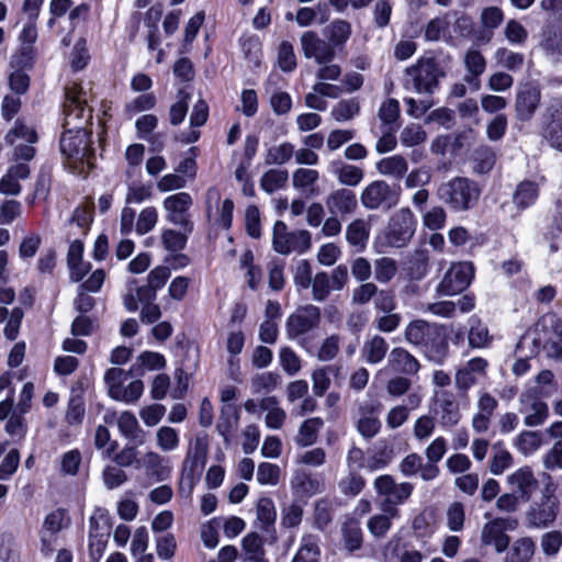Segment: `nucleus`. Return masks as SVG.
Wrapping results in <instances>:
<instances>
[{
	"mask_svg": "<svg viewBox=\"0 0 562 562\" xmlns=\"http://www.w3.org/2000/svg\"><path fill=\"white\" fill-rule=\"evenodd\" d=\"M496 61L510 71L520 70L524 66L525 56L521 53L509 50L505 47H499L495 52Z\"/></svg>",
	"mask_w": 562,
	"mask_h": 562,
	"instance_id": "51",
	"label": "nucleus"
},
{
	"mask_svg": "<svg viewBox=\"0 0 562 562\" xmlns=\"http://www.w3.org/2000/svg\"><path fill=\"white\" fill-rule=\"evenodd\" d=\"M369 235L370 228L361 218L352 221L346 228V239L350 246L356 248V251L364 250Z\"/></svg>",
	"mask_w": 562,
	"mask_h": 562,
	"instance_id": "33",
	"label": "nucleus"
},
{
	"mask_svg": "<svg viewBox=\"0 0 562 562\" xmlns=\"http://www.w3.org/2000/svg\"><path fill=\"white\" fill-rule=\"evenodd\" d=\"M507 482L513 492L520 496L524 502H528L530 499L532 492L538 486V481L528 467L520 468L508 475Z\"/></svg>",
	"mask_w": 562,
	"mask_h": 562,
	"instance_id": "25",
	"label": "nucleus"
},
{
	"mask_svg": "<svg viewBox=\"0 0 562 562\" xmlns=\"http://www.w3.org/2000/svg\"><path fill=\"white\" fill-rule=\"evenodd\" d=\"M128 378H133L131 375V369L128 371L121 368H111L106 370L104 374V382L109 387V394L111 397L117 394V391Z\"/></svg>",
	"mask_w": 562,
	"mask_h": 562,
	"instance_id": "61",
	"label": "nucleus"
},
{
	"mask_svg": "<svg viewBox=\"0 0 562 562\" xmlns=\"http://www.w3.org/2000/svg\"><path fill=\"white\" fill-rule=\"evenodd\" d=\"M192 205V198L187 192H179L164 200V207L168 212L167 221L182 227L186 233H192L193 223L189 218L188 210Z\"/></svg>",
	"mask_w": 562,
	"mask_h": 562,
	"instance_id": "12",
	"label": "nucleus"
},
{
	"mask_svg": "<svg viewBox=\"0 0 562 562\" xmlns=\"http://www.w3.org/2000/svg\"><path fill=\"white\" fill-rule=\"evenodd\" d=\"M408 165L404 157L394 155L383 158L376 162V170L384 176L401 180L407 172Z\"/></svg>",
	"mask_w": 562,
	"mask_h": 562,
	"instance_id": "36",
	"label": "nucleus"
},
{
	"mask_svg": "<svg viewBox=\"0 0 562 562\" xmlns=\"http://www.w3.org/2000/svg\"><path fill=\"white\" fill-rule=\"evenodd\" d=\"M400 192V186L391 187L383 180H375L363 189L360 199L368 210H390L397 205Z\"/></svg>",
	"mask_w": 562,
	"mask_h": 562,
	"instance_id": "7",
	"label": "nucleus"
},
{
	"mask_svg": "<svg viewBox=\"0 0 562 562\" xmlns=\"http://www.w3.org/2000/svg\"><path fill=\"white\" fill-rule=\"evenodd\" d=\"M321 548L315 536L307 535L301 540L300 548L291 562H319Z\"/></svg>",
	"mask_w": 562,
	"mask_h": 562,
	"instance_id": "38",
	"label": "nucleus"
},
{
	"mask_svg": "<svg viewBox=\"0 0 562 562\" xmlns=\"http://www.w3.org/2000/svg\"><path fill=\"white\" fill-rule=\"evenodd\" d=\"M64 133L59 140L61 154L75 161H83L90 153V132L86 128L91 124L92 113L87 105V93L79 82H70L65 87Z\"/></svg>",
	"mask_w": 562,
	"mask_h": 562,
	"instance_id": "1",
	"label": "nucleus"
},
{
	"mask_svg": "<svg viewBox=\"0 0 562 562\" xmlns=\"http://www.w3.org/2000/svg\"><path fill=\"white\" fill-rule=\"evenodd\" d=\"M321 323V308L313 304L299 307L292 313L285 323L286 335L290 339H296L314 330Z\"/></svg>",
	"mask_w": 562,
	"mask_h": 562,
	"instance_id": "10",
	"label": "nucleus"
},
{
	"mask_svg": "<svg viewBox=\"0 0 562 562\" xmlns=\"http://www.w3.org/2000/svg\"><path fill=\"white\" fill-rule=\"evenodd\" d=\"M177 102H175L169 110V121L172 125L177 126L184 121L189 109V100L191 94L186 89H180L177 94Z\"/></svg>",
	"mask_w": 562,
	"mask_h": 562,
	"instance_id": "48",
	"label": "nucleus"
},
{
	"mask_svg": "<svg viewBox=\"0 0 562 562\" xmlns=\"http://www.w3.org/2000/svg\"><path fill=\"white\" fill-rule=\"evenodd\" d=\"M474 269L470 262H459L450 267L437 286L440 295L452 296L464 291L471 283Z\"/></svg>",
	"mask_w": 562,
	"mask_h": 562,
	"instance_id": "11",
	"label": "nucleus"
},
{
	"mask_svg": "<svg viewBox=\"0 0 562 562\" xmlns=\"http://www.w3.org/2000/svg\"><path fill=\"white\" fill-rule=\"evenodd\" d=\"M16 139H24L29 144H35L38 140L37 133L33 126H29L18 119L14 126L7 133L4 140L9 145H14Z\"/></svg>",
	"mask_w": 562,
	"mask_h": 562,
	"instance_id": "45",
	"label": "nucleus"
},
{
	"mask_svg": "<svg viewBox=\"0 0 562 562\" xmlns=\"http://www.w3.org/2000/svg\"><path fill=\"white\" fill-rule=\"evenodd\" d=\"M277 518V512L273 501L269 497H261L257 504V519L261 522L265 531L269 530Z\"/></svg>",
	"mask_w": 562,
	"mask_h": 562,
	"instance_id": "53",
	"label": "nucleus"
},
{
	"mask_svg": "<svg viewBox=\"0 0 562 562\" xmlns=\"http://www.w3.org/2000/svg\"><path fill=\"white\" fill-rule=\"evenodd\" d=\"M360 112L359 102L352 98L339 101L333 106L330 115L337 122H345L353 119Z\"/></svg>",
	"mask_w": 562,
	"mask_h": 562,
	"instance_id": "47",
	"label": "nucleus"
},
{
	"mask_svg": "<svg viewBox=\"0 0 562 562\" xmlns=\"http://www.w3.org/2000/svg\"><path fill=\"white\" fill-rule=\"evenodd\" d=\"M373 487L378 495L384 497L380 504V509L391 516H400L397 506L404 504L414 491L412 483H396L390 474L378 476L373 482Z\"/></svg>",
	"mask_w": 562,
	"mask_h": 562,
	"instance_id": "5",
	"label": "nucleus"
},
{
	"mask_svg": "<svg viewBox=\"0 0 562 562\" xmlns=\"http://www.w3.org/2000/svg\"><path fill=\"white\" fill-rule=\"evenodd\" d=\"M405 338L435 364H445L450 356V330L447 325L417 319L407 325Z\"/></svg>",
	"mask_w": 562,
	"mask_h": 562,
	"instance_id": "2",
	"label": "nucleus"
},
{
	"mask_svg": "<svg viewBox=\"0 0 562 562\" xmlns=\"http://www.w3.org/2000/svg\"><path fill=\"white\" fill-rule=\"evenodd\" d=\"M389 363L393 370L405 373L415 374L419 370L418 360L404 348H394L389 357Z\"/></svg>",
	"mask_w": 562,
	"mask_h": 562,
	"instance_id": "31",
	"label": "nucleus"
},
{
	"mask_svg": "<svg viewBox=\"0 0 562 562\" xmlns=\"http://www.w3.org/2000/svg\"><path fill=\"white\" fill-rule=\"evenodd\" d=\"M294 155V146L291 143H282L271 146L266 154V165H283L286 164Z\"/></svg>",
	"mask_w": 562,
	"mask_h": 562,
	"instance_id": "49",
	"label": "nucleus"
},
{
	"mask_svg": "<svg viewBox=\"0 0 562 562\" xmlns=\"http://www.w3.org/2000/svg\"><path fill=\"white\" fill-rule=\"evenodd\" d=\"M324 422L319 417L310 418L300 426L296 443L302 447L312 446L317 440V432Z\"/></svg>",
	"mask_w": 562,
	"mask_h": 562,
	"instance_id": "44",
	"label": "nucleus"
},
{
	"mask_svg": "<svg viewBox=\"0 0 562 562\" xmlns=\"http://www.w3.org/2000/svg\"><path fill=\"white\" fill-rule=\"evenodd\" d=\"M393 446L386 439H380L375 443L374 454L371 461V468L383 469L393 460Z\"/></svg>",
	"mask_w": 562,
	"mask_h": 562,
	"instance_id": "52",
	"label": "nucleus"
},
{
	"mask_svg": "<svg viewBox=\"0 0 562 562\" xmlns=\"http://www.w3.org/2000/svg\"><path fill=\"white\" fill-rule=\"evenodd\" d=\"M329 171L335 175L341 184L356 187L363 179V171L361 168L345 164L340 160L333 161Z\"/></svg>",
	"mask_w": 562,
	"mask_h": 562,
	"instance_id": "32",
	"label": "nucleus"
},
{
	"mask_svg": "<svg viewBox=\"0 0 562 562\" xmlns=\"http://www.w3.org/2000/svg\"><path fill=\"white\" fill-rule=\"evenodd\" d=\"M382 404L379 402H370L359 406V418L357 422V430L366 440L375 437L381 429V420L379 415Z\"/></svg>",
	"mask_w": 562,
	"mask_h": 562,
	"instance_id": "17",
	"label": "nucleus"
},
{
	"mask_svg": "<svg viewBox=\"0 0 562 562\" xmlns=\"http://www.w3.org/2000/svg\"><path fill=\"white\" fill-rule=\"evenodd\" d=\"M281 380L282 378L278 372L257 373L251 378V392L254 394L270 393L281 384Z\"/></svg>",
	"mask_w": 562,
	"mask_h": 562,
	"instance_id": "40",
	"label": "nucleus"
},
{
	"mask_svg": "<svg viewBox=\"0 0 562 562\" xmlns=\"http://www.w3.org/2000/svg\"><path fill=\"white\" fill-rule=\"evenodd\" d=\"M548 416V405L540 400H533L530 406V411L524 418V423L528 427H536L542 425L547 420Z\"/></svg>",
	"mask_w": 562,
	"mask_h": 562,
	"instance_id": "59",
	"label": "nucleus"
},
{
	"mask_svg": "<svg viewBox=\"0 0 562 562\" xmlns=\"http://www.w3.org/2000/svg\"><path fill=\"white\" fill-rule=\"evenodd\" d=\"M495 161L496 154L493 148L479 146L472 154V170L476 175H486L493 169Z\"/></svg>",
	"mask_w": 562,
	"mask_h": 562,
	"instance_id": "35",
	"label": "nucleus"
},
{
	"mask_svg": "<svg viewBox=\"0 0 562 562\" xmlns=\"http://www.w3.org/2000/svg\"><path fill=\"white\" fill-rule=\"evenodd\" d=\"M463 64L467 69L463 81L469 85L472 91H479L481 89L480 77L486 69L485 57L479 49L471 47L464 55Z\"/></svg>",
	"mask_w": 562,
	"mask_h": 562,
	"instance_id": "23",
	"label": "nucleus"
},
{
	"mask_svg": "<svg viewBox=\"0 0 562 562\" xmlns=\"http://www.w3.org/2000/svg\"><path fill=\"white\" fill-rule=\"evenodd\" d=\"M117 426L121 434L133 440L136 446L143 445L145 441L144 431L139 427L138 420L135 415L131 412H124L121 414L117 420Z\"/></svg>",
	"mask_w": 562,
	"mask_h": 562,
	"instance_id": "34",
	"label": "nucleus"
},
{
	"mask_svg": "<svg viewBox=\"0 0 562 562\" xmlns=\"http://www.w3.org/2000/svg\"><path fill=\"white\" fill-rule=\"evenodd\" d=\"M504 35L506 40L514 45H524L528 40V31L515 19L506 23Z\"/></svg>",
	"mask_w": 562,
	"mask_h": 562,
	"instance_id": "64",
	"label": "nucleus"
},
{
	"mask_svg": "<svg viewBox=\"0 0 562 562\" xmlns=\"http://www.w3.org/2000/svg\"><path fill=\"white\" fill-rule=\"evenodd\" d=\"M539 46L554 60L562 59V14L547 21L541 29Z\"/></svg>",
	"mask_w": 562,
	"mask_h": 562,
	"instance_id": "15",
	"label": "nucleus"
},
{
	"mask_svg": "<svg viewBox=\"0 0 562 562\" xmlns=\"http://www.w3.org/2000/svg\"><path fill=\"white\" fill-rule=\"evenodd\" d=\"M416 231V220L409 209H401L390 220L385 234L386 243L392 247H404Z\"/></svg>",
	"mask_w": 562,
	"mask_h": 562,
	"instance_id": "8",
	"label": "nucleus"
},
{
	"mask_svg": "<svg viewBox=\"0 0 562 562\" xmlns=\"http://www.w3.org/2000/svg\"><path fill=\"white\" fill-rule=\"evenodd\" d=\"M535 550L536 543L530 537L519 538L506 550L504 562H530Z\"/></svg>",
	"mask_w": 562,
	"mask_h": 562,
	"instance_id": "29",
	"label": "nucleus"
},
{
	"mask_svg": "<svg viewBox=\"0 0 562 562\" xmlns=\"http://www.w3.org/2000/svg\"><path fill=\"white\" fill-rule=\"evenodd\" d=\"M488 361L474 357L461 364L454 374V386L461 396H467L471 387L486 379Z\"/></svg>",
	"mask_w": 562,
	"mask_h": 562,
	"instance_id": "9",
	"label": "nucleus"
},
{
	"mask_svg": "<svg viewBox=\"0 0 562 562\" xmlns=\"http://www.w3.org/2000/svg\"><path fill=\"white\" fill-rule=\"evenodd\" d=\"M240 418V408L236 405H222L216 429L228 442L229 435L237 428Z\"/></svg>",
	"mask_w": 562,
	"mask_h": 562,
	"instance_id": "30",
	"label": "nucleus"
},
{
	"mask_svg": "<svg viewBox=\"0 0 562 562\" xmlns=\"http://www.w3.org/2000/svg\"><path fill=\"white\" fill-rule=\"evenodd\" d=\"M445 72L435 58H419L404 71L402 85L408 90L419 94H432L439 87V79Z\"/></svg>",
	"mask_w": 562,
	"mask_h": 562,
	"instance_id": "4",
	"label": "nucleus"
},
{
	"mask_svg": "<svg viewBox=\"0 0 562 562\" xmlns=\"http://www.w3.org/2000/svg\"><path fill=\"white\" fill-rule=\"evenodd\" d=\"M481 543L484 547H493L496 553L505 552L510 543L509 536L501 518L487 521L481 531Z\"/></svg>",
	"mask_w": 562,
	"mask_h": 562,
	"instance_id": "22",
	"label": "nucleus"
},
{
	"mask_svg": "<svg viewBox=\"0 0 562 562\" xmlns=\"http://www.w3.org/2000/svg\"><path fill=\"white\" fill-rule=\"evenodd\" d=\"M301 46L304 56L308 59L314 58L318 65L331 63L336 55L331 44L312 31L302 34Z\"/></svg>",
	"mask_w": 562,
	"mask_h": 562,
	"instance_id": "14",
	"label": "nucleus"
},
{
	"mask_svg": "<svg viewBox=\"0 0 562 562\" xmlns=\"http://www.w3.org/2000/svg\"><path fill=\"white\" fill-rule=\"evenodd\" d=\"M543 443V434L540 431H521L515 439L516 448L525 456L532 454Z\"/></svg>",
	"mask_w": 562,
	"mask_h": 562,
	"instance_id": "42",
	"label": "nucleus"
},
{
	"mask_svg": "<svg viewBox=\"0 0 562 562\" xmlns=\"http://www.w3.org/2000/svg\"><path fill=\"white\" fill-rule=\"evenodd\" d=\"M342 540L345 548L353 552L361 548L363 541V533L360 522L356 519L347 520L341 528Z\"/></svg>",
	"mask_w": 562,
	"mask_h": 562,
	"instance_id": "41",
	"label": "nucleus"
},
{
	"mask_svg": "<svg viewBox=\"0 0 562 562\" xmlns=\"http://www.w3.org/2000/svg\"><path fill=\"white\" fill-rule=\"evenodd\" d=\"M351 25L345 20H336L328 26V43L331 47H340L349 40Z\"/></svg>",
	"mask_w": 562,
	"mask_h": 562,
	"instance_id": "46",
	"label": "nucleus"
},
{
	"mask_svg": "<svg viewBox=\"0 0 562 562\" xmlns=\"http://www.w3.org/2000/svg\"><path fill=\"white\" fill-rule=\"evenodd\" d=\"M241 547L246 554V561L265 557L263 540L257 532L247 533L241 540Z\"/></svg>",
	"mask_w": 562,
	"mask_h": 562,
	"instance_id": "54",
	"label": "nucleus"
},
{
	"mask_svg": "<svg viewBox=\"0 0 562 562\" xmlns=\"http://www.w3.org/2000/svg\"><path fill=\"white\" fill-rule=\"evenodd\" d=\"M468 341L469 346L473 349L486 348L492 341V336L488 333V328L476 321L469 329Z\"/></svg>",
	"mask_w": 562,
	"mask_h": 562,
	"instance_id": "50",
	"label": "nucleus"
},
{
	"mask_svg": "<svg viewBox=\"0 0 562 562\" xmlns=\"http://www.w3.org/2000/svg\"><path fill=\"white\" fill-rule=\"evenodd\" d=\"M207 459V441L205 438L196 437L189 449L183 463V473L189 474V487L192 486L193 477H199L205 467Z\"/></svg>",
	"mask_w": 562,
	"mask_h": 562,
	"instance_id": "19",
	"label": "nucleus"
},
{
	"mask_svg": "<svg viewBox=\"0 0 562 562\" xmlns=\"http://www.w3.org/2000/svg\"><path fill=\"white\" fill-rule=\"evenodd\" d=\"M389 349L386 340L375 335L371 339L367 340L362 348V357L370 364H376L381 362Z\"/></svg>",
	"mask_w": 562,
	"mask_h": 562,
	"instance_id": "37",
	"label": "nucleus"
},
{
	"mask_svg": "<svg viewBox=\"0 0 562 562\" xmlns=\"http://www.w3.org/2000/svg\"><path fill=\"white\" fill-rule=\"evenodd\" d=\"M559 512V502L553 495H544L543 501L532 506L528 513V520L536 528L552 524Z\"/></svg>",
	"mask_w": 562,
	"mask_h": 562,
	"instance_id": "24",
	"label": "nucleus"
},
{
	"mask_svg": "<svg viewBox=\"0 0 562 562\" xmlns=\"http://www.w3.org/2000/svg\"><path fill=\"white\" fill-rule=\"evenodd\" d=\"M541 322L543 326L551 328L543 344V351L547 358L562 363V318L555 314H548Z\"/></svg>",
	"mask_w": 562,
	"mask_h": 562,
	"instance_id": "18",
	"label": "nucleus"
},
{
	"mask_svg": "<svg viewBox=\"0 0 562 562\" xmlns=\"http://www.w3.org/2000/svg\"><path fill=\"white\" fill-rule=\"evenodd\" d=\"M326 207L330 215L346 216L352 214L357 206L358 200L356 193L346 188L333 190L325 201Z\"/></svg>",
	"mask_w": 562,
	"mask_h": 562,
	"instance_id": "21",
	"label": "nucleus"
},
{
	"mask_svg": "<svg viewBox=\"0 0 562 562\" xmlns=\"http://www.w3.org/2000/svg\"><path fill=\"white\" fill-rule=\"evenodd\" d=\"M541 92L537 87L525 86L516 93L515 111L517 120L528 122L539 106Z\"/></svg>",
	"mask_w": 562,
	"mask_h": 562,
	"instance_id": "20",
	"label": "nucleus"
},
{
	"mask_svg": "<svg viewBox=\"0 0 562 562\" xmlns=\"http://www.w3.org/2000/svg\"><path fill=\"white\" fill-rule=\"evenodd\" d=\"M479 183L467 177H454L442 183L437 191L438 198L454 212L473 209L481 196Z\"/></svg>",
	"mask_w": 562,
	"mask_h": 562,
	"instance_id": "3",
	"label": "nucleus"
},
{
	"mask_svg": "<svg viewBox=\"0 0 562 562\" xmlns=\"http://www.w3.org/2000/svg\"><path fill=\"white\" fill-rule=\"evenodd\" d=\"M278 64L284 72H292L296 68V56L292 44L288 41H283L279 46Z\"/></svg>",
	"mask_w": 562,
	"mask_h": 562,
	"instance_id": "63",
	"label": "nucleus"
},
{
	"mask_svg": "<svg viewBox=\"0 0 562 562\" xmlns=\"http://www.w3.org/2000/svg\"><path fill=\"white\" fill-rule=\"evenodd\" d=\"M190 233L165 229L161 234V241L168 251L177 252L186 248Z\"/></svg>",
	"mask_w": 562,
	"mask_h": 562,
	"instance_id": "56",
	"label": "nucleus"
},
{
	"mask_svg": "<svg viewBox=\"0 0 562 562\" xmlns=\"http://www.w3.org/2000/svg\"><path fill=\"white\" fill-rule=\"evenodd\" d=\"M400 102L396 99L390 98L381 104L378 116L387 128H391V126H397L396 122L400 117Z\"/></svg>",
	"mask_w": 562,
	"mask_h": 562,
	"instance_id": "55",
	"label": "nucleus"
},
{
	"mask_svg": "<svg viewBox=\"0 0 562 562\" xmlns=\"http://www.w3.org/2000/svg\"><path fill=\"white\" fill-rule=\"evenodd\" d=\"M289 179V172L285 169H269L260 179V188L271 194L282 189Z\"/></svg>",
	"mask_w": 562,
	"mask_h": 562,
	"instance_id": "43",
	"label": "nucleus"
},
{
	"mask_svg": "<svg viewBox=\"0 0 562 562\" xmlns=\"http://www.w3.org/2000/svg\"><path fill=\"white\" fill-rule=\"evenodd\" d=\"M546 123L544 137L550 145L562 151V99L559 97L550 98L543 113Z\"/></svg>",
	"mask_w": 562,
	"mask_h": 562,
	"instance_id": "13",
	"label": "nucleus"
},
{
	"mask_svg": "<svg viewBox=\"0 0 562 562\" xmlns=\"http://www.w3.org/2000/svg\"><path fill=\"white\" fill-rule=\"evenodd\" d=\"M273 249L281 254H304L311 247V234L308 231L288 232V226L282 221H277L272 234Z\"/></svg>",
	"mask_w": 562,
	"mask_h": 562,
	"instance_id": "6",
	"label": "nucleus"
},
{
	"mask_svg": "<svg viewBox=\"0 0 562 562\" xmlns=\"http://www.w3.org/2000/svg\"><path fill=\"white\" fill-rule=\"evenodd\" d=\"M313 299L317 302H324L333 289L329 274L325 271L317 272L311 283Z\"/></svg>",
	"mask_w": 562,
	"mask_h": 562,
	"instance_id": "58",
	"label": "nucleus"
},
{
	"mask_svg": "<svg viewBox=\"0 0 562 562\" xmlns=\"http://www.w3.org/2000/svg\"><path fill=\"white\" fill-rule=\"evenodd\" d=\"M397 517L398 516H391L385 513L374 515L368 520V530L374 538H383L392 527V518Z\"/></svg>",
	"mask_w": 562,
	"mask_h": 562,
	"instance_id": "60",
	"label": "nucleus"
},
{
	"mask_svg": "<svg viewBox=\"0 0 562 562\" xmlns=\"http://www.w3.org/2000/svg\"><path fill=\"white\" fill-rule=\"evenodd\" d=\"M539 198V186L535 181L525 180L517 184L513 193V203L520 210L532 206Z\"/></svg>",
	"mask_w": 562,
	"mask_h": 562,
	"instance_id": "27",
	"label": "nucleus"
},
{
	"mask_svg": "<svg viewBox=\"0 0 562 562\" xmlns=\"http://www.w3.org/2000/svg\"><path fill=\"white\" fill-rule=\"evenodd\" d=\"M435 404V414L442 427H453L460 422L459 403L452 392L443 390L436 393Z\"/></svg>",
	"mask_w": 562,
	"mask_h": 562,
	"instance_id": "16",
	"label": "nucleus"
},
{
	"mask_svg": "<svg viewBox=\"0 0 562 562\" xmlns=\"http://www.w3.org/2000/svg\"><path fill=\"white\" fill-rule=\"evenodd\" d=\"M166 367L165 357L155 351H144L131 367V375L140 378L145 374L146 370H159Z\"/></svg>",
	"mask_w": 562,
	"mask_h": 562,
	"instance_id": "28",
	"label": "nucleus"
},
{
	"mask_svg": "<svg viewBox=\"0 0 562 562\" xmlns=\"http://www.w3.org/2000/svg\"><path fill=\"white\" fill-rule=\"evenodd\" d=\"M540 546L546 557H557L562 547V532L560 530H552L543 533L541 536Z\"/></svg>",
	"mask_w": 562,
	"mask_h": 562,
	"instance_id": "62",
	"label": "nucleus"
},
{
	"mask_svg": "<svg viewBox=\"0 0 562 562\" xmlns=\"http://www.w3.org/2000/svg\"><path fill=\"white\" fill-rule=\"evenodd\" d=\"M143 467L149 477L156 482L167 480L171 474L169 460L157 452L149 451L143 459Z\"/></svg>",
	"mask_w": 562,
	"mask_h": 562,
	"instance_id": "26",
	"label": "nucleus"
},
{
	"mask_svg": "<svg viewBox=\"0 0 562 562\" xmlns=\"http://www.w3.org/2000/svg\"><path fill=\"white\" fill-rule=\"evenodd\" d=\"M111 518L108 515V512L104 509H98L90 517V529L89 537L93 536H110L111 531Z\"/></svg>",
	"mask_w": 562,
	"mask_h": 562,
	"instance_id": "57",
	"label": "nucleus"
},
{
	"mask_svg": "<svg viewBox=\"0 0 562 562\" xmlns=\"http://www.w3.org/2000/svg\"><path fill=\"white\" fill-rule=\"evenodd\" d=\"M428 250L416 249L407 259L406 270L412 280H422L428 272Z\"/></svg>",
	"mask_w": 562,
	"mask_h": 562,
	"instance_id": "39",
	"label": "nucleus"
}]
</instances>
